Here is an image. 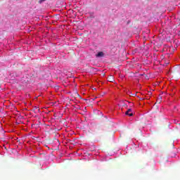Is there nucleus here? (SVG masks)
Listing matches in <instances>:
<instances>
[{"instance_id": "1", "label": "nucleus", "mask_w": 180, "mask_h": 180, "mask_svg": "<svg viewBox=\"0 0 180 180\" xmlns=\"http://www.w3.org/2000/svg\"><path fill=\"white\" fill-rule=\"evenodd\" d=\"M105 56V53L103 52L100 51L98 53V54L96 55V57H103Z\"/></svg>"}, {"instance_id": "2", "label": "nucleus", "mask_w": 180, "mask_h": 180, "mask_svg": "<svg viewBox=\"0 0 180 180\" xmlns=\"http://www.w3.org/2000/svg\"><path fill=\"white\" fill-rule=\"evenodd\" d=\"M130 112H131V109H128L127 111L125 112V115H127L128 116H132L133 113H130Z\"/></svg>"}, {"instance_id": "3", "label": "nucleus", "mask_w": 180, "mask_h": 180, "mask_svg": "<svg viewBox=\"0 0 180 180\" xmlns=\"http://www.w3.org/2000/svg\"><path fill=\"white\" fill-rule=\"evenodd\" d=\"M162 99V97L161 96H159L158 98L156 101V103H161Z\"/></svg>"}, {"instance_id": "4", "label": "nucleus", "mask_w": 180, "mask_h": 180, "mask_svg": "<svg viewBox=\"0 0 180 180\" xmlns=\"http://www.w3.org/2000/svg\"><path fill=\"white\" fill-rule=\"evenodd\" d=\"M44 1H46V0H39V1H38V3H39V4H43V2H44Z\"/></svg>"}, {"instance_id": "5", "label": "nucleus", "mask_w": 180, "mask_h": 180, "mask_svg": "<svg viewBox=\"0 0 180 180\" xmlns=\"http://www.w3.org/2000/svg\"><path fill=\"white\" fill-rule=\"evenodd\" d=\"M109 80H110V82H113L112 77H110V78L109 79Z\"/></svg>"}, {"instance_id": "6", "label": "nucleus", "mask_w": 180, "mask_h": 180, "mask_svg": "<svg viewBox=\"0 0 180 180\" xmlns=\"http://www.w3.org/2000/svg\"><path fill=\"white\" fill-rule=\"evenodd\" d=\"M35 109H37V107H35Z\"/></svg>"}, {"instance_id": "7", "label": "nucleus", "mask_w": 180, "mask_h": 180, "mask_svg": "<svg viewBox=\"0 0 180 180\" xmlns=\"http://www.w3.org/2000/svg\"><path fill=\"white\" fill-rule=\"evenodd\" d=\"M180 70V68H178Z\"/></svg>"}]
</instances>
